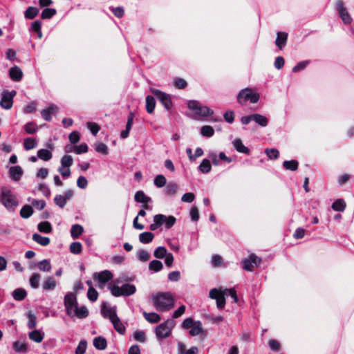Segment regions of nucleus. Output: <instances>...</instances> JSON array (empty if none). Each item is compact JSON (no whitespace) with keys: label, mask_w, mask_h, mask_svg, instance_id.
<instances>
[{"label":"nucleus","mask_w":354,"mask_h":354,"mask_svg":"<svg viewBox=\"0 0 354 354\" xmlns=\"http://www.w3.org/2000/svg\"><path fill=\"white\" fill-rule=\"evenodd\" d=\"M64 306L67 315L71 317L83 319L88 315V310L85 306L78 307L77 297L73 292H68L65 295Z\"/></svg>","instance_id":"f257e3e1"},{"label":"nucleus","mask_w":354,"mask_h":354,"mask_svg":"<svg viewBox=\"0 0 354 354\" xmlns=\"http://www.w3.org/2000/svg\"><path fill=\"white\" fill-rule=\"evenodd\" d=\"M153 304L158 311L164 312L171 309L174 306V298L169 292H158L152 295Z\"/></svg>","instance_id":"f03ea898"},{"label":"nucleus","mask_w":354,"mask_h":354,"mask_svg":"<svg viewBox=\"0 0 354 354\" xmlns=\"http://www.w3.org/2000/svg\"><path fill=\"white\" fill-rule=\"evenodd\" d=\"M0 202L10 212L14 211L18 205L16 196L7 187H2L1 189Z\"/></svg>","instance_id":"7ed1b4c3"},{"label":"nucleus","mask_w":354,"mask_h":354,"mask_svg":"<svg viewBox=\"0 0 354 354\" xmlns=\"http://www.w3.org/2000/svg\"><path fill=\"white\" fill-rule=\"evenodd\" d=\"M109 288L111 294L114 297L130 296L134 294L136 291V286L129 283L123 284L121 287L114 284L113 286H109Z\"/></svg>","instance_id":"20e7f679"},{"label":"nucleus","mask_w":354,"mask_h":354,"mask_svg":"<svg viewBox=\"0 0 354 354\" xmlns=\"http://www.w3.org/2000/svg\"><path fill=\"white\" fill-rule=\"evenodd\" d=\"M175 326V322L172 319H167L156 326L155 332L158 339H165L169 337L172 329Z\"/></svg>","instance_id":"39448f33"},{"label":"nucleus","mask_w":354,"mask_h":354,"mask_svg":"<svg viewBox=\"0 0 354 354\" xmlns=\"http://www.w3.org/2000/svg\"><path fill=\"white\" fill-rule=\"evenodd\" d=\"M237 99L239 103L242 105L245 104L248 101L254 104L259 101V94L258 93L253 92L250 88H245L239 92Z\"/></svg>","instance_id":"423d86ee"},{"label":"nucleus","mask_w":354,"mask_h":354,"mask_svg":"<svg viewBox=\"0 0 354 354\" xmlns=\"http://www.w3.org/2000/svg\"><path fill=\"white\" fill-rule=\"evenodd\" d=\"M188 108L196 115L199 116H209L214 113L213 110L206 106H202L201 103L196 100H190L187 103Z\"/></svg>","instance_id":"0eeeda50"},{"label":"nucleus","mask_w":354,"mask_h":354,"mask_svg":"<svg viewBox=\"0 0 354 354\" xmlns=\"http://www.w3.org/2000/svg\"><path fill=\"white\" fill-rule=\"evenodd\" d=\"M73 159L70 155H64L61 159V166L58 169L60 174L64 177L68 178L71 176L70 167L73 165Z\"/></svg>","instance_id":"6e6552de"},{"label":"nucleus","mask_w":354,"mask_h":354,"mask_svg":"<svg viewBox=\"0 0 354 354\" xmlns=\"http://www.w3.org/2000/svg\"><path fill=\"white\" fill-rule=\"evenodd\" d=\"M17 92L12 91L10 92L6 91L2 93V97L0 101V106L5 109H10L13 104V97L15 96Z\"/></svg>","instance_id":"1a4fd4ad"},{"label":"nucleus","mask_w":354,"mask_h":354,"mask_svg":"<svg viewBox=\"0 0 354 354\" xmlns=\"http://www.w3.org/2000/svg\"><path fill=\"white\" fill-rule=\"evenodd\" d=\"M261 262V259L255 254H251L249 259L243 260V268L247 271H252L254 267H258Z\"/></svg>","instance_id":"9d476101"},{"label":"nucleus","mask_w":354,"mask_h":354,"mask_svg":"<svg viewBox=\"0 0 354 354\" xmlns=\"http://www.w3.org/2000/svg\"><path fill=\"white\" fill-rule=\"evenodd\" d=\"M209 297L216 300V306L219 309H222L225 305V299L221 290L213 288L209 291Z\"/></svg>","instance_id":"9b49d317"},{"label":"nucleus","mask_w":354,"mask_h":354,"mask_svg":"<svg viewBox=\"0 0 354 354\" xmlns=\"http://www.w3.org/2000/svg\"><path fill=\"white\" fill-rule=\"evenodd\" d=\"M152 93L167 109H171L172 102L168 94L156 89L152 90Z\"/></svg>","instance_id":"f8f14e48"},{"label":"nucleus","mask_w":354,"mask_h":354,"mask_svg":"<svg viewBox=\"0 0 354 354\" xmlns=\"http://www.w3.org/2000/svg\"><path fill=\"white\" fill-rule=\"evenodd\" d=\"M113 277L112 273L109 270H104L100 272H96L94 274V279L97 280L99 283L104 285L105 283L109 281Z\"/></svg>","instance_id":"ddd939ff"},{"label":"nucleus","mask_w":354,"mask_h":354,"mask_svg":"<svg viewBox=\"0 0 354 354\" xmlns=\"http://www.w3.org/2000/svg\"><path fill=\"white\" fill-rule=\"evenodd\" d=\"M101 311L103 317L109 318L111 322L118 317L115 307H108L104 304Z\"/></svg>","instance_id":"4468645a"},{"label":"nucleus","mask_w":354,"mask_h":354,"mask_svg":"<svg viewBox=\"0 0 354 354\" xmlns=\"http://www.w3.org/2000/svg\"><path fill=\"white\" fill-rule=\"evenodd\" d=\"M57 111V107L54 104H50L48 109L41 111V115L46 121H50L51 120V115L55 114Z\"/></svg>","instance_id":"2eb2a0df"},{"label":"nucleus","mask_w":354,"mask_h":354,"mask_svg":"<svg viewBox=\"0 0 354 354\" xmlns=\"http://www.w3.org/2000/svg\"><path fill=\"white\" fill-rule=\"evenodd\" d=\"M9 75L12 80L19 82L23 77V73L19 67L15 66L10 69Z\"/></svg>","instance_id":"dca6fc26"},{"label":"nucleus","mask_w":354,"mask_h":354,"mask_svg":"<svg viewBox=\"0 0 354 354\" xmlns=\"http://www.w3.org/2000/svg\"><path fill=\"white\" fill-rule=\"evenodd\" d=\"M57 282L55 279L52 277H47L43 284L42 289L44 291L53 290L55 288Z\"/></svg>","instance_id":"f3484780"},{"label":"nucleus","mask_w":354,"mask_h":354,"mask_svg":"<svg viewBox=\"0 0 354 354\" xmlns=\"http://www.w3.org/2000/svg\"><path fill=\"white\" fill-rule=\"evenodd\" d=\"M134 118V114L131 112L128 115L127 123L126 125V129L123 130L120 133V136L122 138H127L129 136V131L133 125V121Z\"/></svg>","instance_id":"a211bd4d"},{"label":"nucleus","mask_w":354,"mask_h":354,"mask_svg":"<svg viewBox=\"0 0 354 354\" xmlns=\"http://www.w3.org/2000/svg\"><path fill=\"white\" fill-rule=\"evenodd\" d=\"M9 172L11 178L15 181L19 180L23 174V170L20 166L11 167Z\"/></svg>","instance_id":"6ab92c4d"},{"label":"nucleus","mask_w":354,"mask_h":354,"mask_svg":"<svg viewBox=\"0 0 354 354\" xmlns=\"http://www.w3.org/2000/svg\"><path fill=\"white\" fill-rule=\"evenodd\" d=\"M232 145L234 149L239 153L248 154L250 153V150L248 147L244 146L242 142V140L239 138H236L233 140Z\"/></svg>","instance_id":"aec40b11"},{"label":"nucleus","mask_w":354,"mask_h":354,"mask_svg":"<svg viewBox=\"0 0 354 354\" xmlns=\"http://www.w3.org/2000/svg\"><path fill=\"white\" fill-rule=\"evenodd\" d=\"M287 38H288V34L286 32H278L277 37L275 41V44L277 45V46L278 48H279L280 49H282L286 44Z\"/></svg>","instance_id":"412c9836"},{"label":"nucleus","mask_w":354,"mask_h":354,"mask_svg":"<svg viewBox=\"0 0 354 354\" xmlns=\"http://www.w3.org/2000/svg\"><path fill=\"white\" fill-rule=\"evenodd\" d=\"M142 315L145 319L151 324H156L159 322L161 319L160 316L156 313H147L143 312Z\"/></svg>","instance_id":"4be33fe9"},{"label":"nucleus","mask_w":354,"mask_h":354,"mask_svg":"<svg viewBox=\"0 0 354 354\" xmlns=\"http://www.w3.org/2000/svg\"><path fill=\"white\" fill-rule=\"evenodd\" d=\"M32 240L42 246H46L50 243V239L48 237L42 236L37 233L32 235Z\"/></svg>","instance_id":"5701e85b"},{"label":"nucleus","mask_w":354,"mask_h":354,"mask_svg":"<svg viewBox=\"0 0 354 354\" xmlns=\"http://www.w3.org/2000/svg\"><path fill=\"white\" fill-rule=\"evenodd\" d=\"M135 201L138 203H147L151 201V198L146 196L142 191H138L135 194Z\"/></svg>","instance_id":"b1692460"},{"label":"nucleus","mask_w":354,"mask_h":354,"mask_svg":"<svg viewBox=\"0 0 354 354\" xmlns=\"http://www.w3.org/2000/svg\"><path fill=\"white\" fill-rule=\"evenodd\" d=\"M154 234L149 232H145L139 235V241L144 244L149 243L153 241Z\"/></svg>","instance_id":"393cba45"},{"label":"nucleus","mask_w":354,"mask_h":354,"mask_svg":"<svg viewBox=\"0 0 354 354\" xmlns=\"http://www.w3.org/2000/svg\"><path fill=\"white\" fill-rule=\"evenodd\" d=\"M44 337V334L37 330H32L29 333V338L37 343L42 342Z\"/></svg>","instance_id":"a878e982"},{"label":"nucleus","mask_w":354,"mask_h":354,"mask_svg":"<svg viewBox=\"0 0 354 354\" xmlns=\"http://www.w3.org/2000/svg\"><path fill=\"white\" fill-rule=\"evenodd\" d=\"M94 346L98 350H104L106 347V340L102 337H95L93 340Z\"/></svg>","instance_id":"bb28decb"},{"label":"nucleus","mask_w":354,"mask_h":354,"mask_svg":"<svg viewBox=\"0 0 354 354\" xmlns=\"http://www.w3.org/2000/svg\"><path fill=\"white\" fill-rule=\"evenodd\" d=\"M156 106V100L151 95H148L146 97V109L149 113H152Z\"/></svg>","instance_id":"cd10ccee"},{"label":"nucleus","mask_w":354,"mask_h":354,"mask_svg":"<svg viewBox=\"0 0 354 354\" xmlns=\"http://www.w3.org/2000/svg\"><path fill=\"white\" fill-rule=\"evenodd\" d=\"M252 120L259 124L261 127H266L268 120L266 117L259 113L252 114Z\"/></svg>","instance_id":"c85d7f7f"},{"label":"nucleus","mask_w":354,"mask_h":354,"mask_svg":"<svg viewBox=\"0 0 354 354\" xmlns=\"http://www.w3.org/2000/svg\"><path fill=\"white\" fill-rule=\"evenodd\" d=\"M14 350L17 353H26L27 352V344L21 341L14 342L12 344Z\"/></svg>","instance_id":"c756f323"},{"label":"nucleus","mask_w":354,"mask_h":354,"mask_svg":"<svg viewBox=\"0 0 354 354\" xmlns=\"http://www.w3.org/2000/svg\"><path fill=\"white\" fill-rule=\"evenodd\" d=\"M111 323L113 325V327L116 331H118L120 334H124L125 332V327L124 324L121 322L120 318L118 317L115 319L112 320Z\"/></svg>","instance_id":"7c9ffc66"},{"label":"nucleus","mask_w":354,"mask_h":354,"mask_svg":"<svg viewBox=\"0 0 354 354\" xmlns=\"http://www.w3.org/2000/svg\"><path fill=\"white\" fill-rule=\"evenodd\" d=\"M83 227L80 225H73L71 230V234L73 239L78 238L83 232Z\"/></svg>","instance_id":"2f4dec72"},{"label":"nucleus","mask_w":354,"mask_h":354,"mask_svg":"<svg viewBox=\"0 0 354 354\" xmlns=\"http://www.w3.org/2000/svg\"><path fill=\"white\" fill-rule=\"evenodd\" d=\"M26 295V291L24 288H17L12 292V296L17 301H21L24 299Z\"/></svg>","instance_id":"473e14b6"},{"label":"nucleus","mask_w":354,"mask_h":354,"mask_svg":"<svg viewBox=\"0 0 354 354\" xmlns=\"http://www.w3.org/2000/svg\"><path fill=\"white\" fill-rule=\"evenodd\" d=\"M37 156L42 160L48 161L52 158V153L45 149H41L37 151Z\"/></svg>","instance_id":"72a5a7b5"},{"label":"nucleus","mask_w":354,"mask_h":354,"mask_svg":"<svg viewBox=\"0 0 354 354\" xmlns=\"http://www.w3.org/2000/svg\"><path fill=\"white\" fill-rule=\"evenodd\" d=\"M203 331V326L201 322H196L192 326L191 330H189V334L192 336H196L199 335Z\"/></svg>","instance_id":"f704fd0d"},{"label":"nucleus","mask_w":354,"mask_h":354,"mask_svg":"<svg viewBox=\"0 0 354 354\" xmlns=\"http://www.w3.org/2000/svg\"><path fill=\"white\" fill-rule=\"evenodd\" d=\"M178 185L175 183H169L166 185L165 193L169 196H174L178 191Z\"/></svg>","instance_id":"c9c22d12"},{"label":"nucleus","mask_w":354,"mask_h":354,"mask_svg":"<svg viewBox=\"0 0 354 354\" xmlns=\"http://www.w3.org/2000/svg\"><path fill=\"white\" fill-rule=\"evenodd\" d=\"M37 142L35 139L32 138H27L24 141V147L26 150H30L36 147Z\"/></svg>","instance_id":"e433bc0d"},{"label":"nucleus","mask_w":354,"mask_h":354,"mask_svg":"<svg viewBox=\"0 0 354 354\" xmlns=\"http://www.w3.org/2000/svg\"><path fill=\"white\" fill-rule=\"evenodd\" d=\"M198 169L204 174L209 172L212 169L210 161L208 159H204L200 164Z\"/></svg>","instance_id":"4c0bfd02"},{"label":"nucleus","mask_w":354,"mask_h":354,"mask_svg":"<svg viewBox=\"0 0 354 354\" xmlns=\"http://www.w3.org/2000/svg\"><path fill=\"white\" fill-rule=\"evenodd\" d=\"M38 268L42 272H50L51 270V264L47 259H44L38 263Z\"/></svg>","instance_id":"58836bf2"},{"label":"nucleus","mask_w":354,"mask_h":354,"mask_svg":"<svg viewBox=\"0 0 354 354\" xmlns=\"http://www.w3.org/2000/svg\"><path fill=\"white\" fill-rule=\"evenodd\" d=\"M39 13V9L35 7H28L25 12V17L27 19H34Z\"/></svg>","instance_id":"ea45409f"},{"label":"nucleus","mask_w":354,"mask_h":354,"mask_svg":"<svg viewBox=\"0 0 354 354\" xmlns=\"http://www.w3.org/2000/svg\"><path fill=\"white\" fill-rule=\"evenodd\" d=\"M33 213V209L31 206L30 205H24L21 211H20V215L24 218H29Z\"/></svg>","instance_id":"a19ab883"},{"label":"nucleus","mask_w":354,"mask_h":354,"mask_svg":"<svg viewBox=\"0 0 354 354\" xmlns=\"http://www.w3.org/2000/svg\"><path fill=\"white\" fill-rule=\"evenodd\" d=\"M283 166L288 170L295 171L298 168V162L295 160H286L283 162Z\"/></svg>","instance_id":"79ce46f5"},{"label":"nucleus","mask_w":354,"mask_h":354,"mask_svg":"<svg viewBox=\"0 0 354 354\" xmlns=\"http://www.w3.org/2000/svg\"><path fill=\"white\" fill-rule=\"evenodd\" d=\"M37 228L41 232L49 233L52 231V227L49 222L44 221L38 224Z\"/></svg>","instance_id":"37998d69"},{"label":"nucleus","mask_w":354,"mask_h":354,"mask_svg":"<svg viewBox=\"0 0 354 354\" xmlns=\"http://www.w3.org/2000/svg\"><path fill=\"white\" fill-rule=\"evenodd\" d=\"M162 263L158 260H153L149 265V269L154 272H159L162 269Z\"/></svg>","instance_id":"c03bdc74"},{"label":"nucleus","mask_w":354,"mask_h":354,"mask_svg":"<svg viewBox=\"0 0 354 354\" xmlns=\"http://www.w3.org/2000/svg\"><path fill=\"white\" fill-rule=\"evenodd\" d=\"M41 275L39 273H34L30 278V284L32 288L39 287Z\"/></svg>","instance_id":"a18cd8bd"},{"label":"nucleus","mask_w":354,"mask_h":354,"mask_svg":"<svg viewBox=\"0 0 354 354\" xmlns=\"http://www.w3.org/2000/svg\"><path fill=\"white\" fill-rule=\"evenodd\" d=\"M153 183H154V185L157 187L160 188V187H164L166 185L167 180H166V178L163 175L159 174L156 176V178H154Z\"/></svg>","instance_id":"49530a36"},{"label":"nucleus","mask_w":354,"mask_h":354,"mask_svg":"<svg viewBox=\"0 0 354 354\" xmlns=\"http://www.w3.org/2000/svg\"><path fill=\"white\" fill-rule=\"evenodd\" d=\"M201 133L205 137H212L214 133V130L211 126L205 125L201 127Z\"/></svg>","instance_id":"de8ad7c7"},{"label":"nucleus","mask_w":354,"mask_h":354,"mask_svg":"<svg viewBox=\"0 0 354 354\" xmlns=\"http://www.w3.org/2000/svg\"><path fill=\"white\" fill-rule=\"evenodd\" d=\"M332 207L335 211L342 212L346 207V203L344 200L338 199L333 203Z\"/></svg>","instance_id":"09e8293b"},{"label":"nucleus","mask_w":354,"mask_h":354,"mask_svg":"<svg viewBox=\"0 0 354 354\" xmlns=\"http://www.w3.org/2000/svg\"><path fill=\"white\" fill-rule=\"evenodd\" d=\"M82 250V246L81 243L80 242H73L70 245V251L71 253L75 254H78L81 253Z\"/></svg>","instance_id":"8fccbe9b"},{"label":"nucleus","mask_w":354,"mask_h":354,"mask_svg":"<svg viewBox=\"0 0 354 354\" xmlns=\"http://www.w3.org/2000/svg\"><path fill=\"white\" fill-rule=\"evenodd\" d=\"M56 14V10L54 8H45L43 10L41 17L42 19H50Z\"/></svg>","instance_id":"3c124183"},{"label":"nucleus","mask_w":354,"mask_h":354,"mask_svg":"<svg viewBox=\"0 0 354 354\" xmlns=\"http://www.w3.org/2000/svg\"><path fill=\"white\" fill-rule=\"evenodd\" d=\"M167 254V249L163 246H160L155 250L153 255L158 259H162Z\"/></svg>","instance_id":"603ef678"},{"label":"nucleus","mask_w":354,"mask_h":354,"mask_svg":"<svg viewBox=\"0 0 354 354\" xmlns=\"http://www.w3.org/2000/svg\"><path fill=\"white\" fill-rule=\"evenodd\" d=\"M88 299L91 301H95L98 297L97 290L92 286L89 287L87 292Z\"/></svg>","instance_id":"864d4df0"},{"label":"nucleus","mask_w":354,"mask_h":354,"mask_svg":"<svg viewBox=\"0 0 354 354\" xmlns=\"http://www.w3.org/2000/svg\"><path fill=\"white\" fill-rule=\"evenodd\" d=\"M87 342L86 340H81L75 349V354H84L86 352Z\"/></svg>","instance_id":"5fc2aeb1"},{"label":"nucleus","mask_w":354,"mask_h":354,"mask_svg":"<svg viewBox=\"0 0 354 354\" xmlns=\"http://www.w3.org/2000/svg\"><path fill=\"white\" fill-rule=\"evenodd\" d=\"M87 151H88V146L85 143L73 147V152L77 154L86 153Z\"/></svg>","instance_id":"6e6d98bb"},{"label":"nucleus","mask_w":354,"mask_h":354,"mask_svg":"<svg viewBox=\"0 0 354 354\" xmlns=\"http://www.w3.org/2000/svg\"><path fill=\"white\" fill-rule=\"evenodd\" d=\"M54 201L61 208H63L67 203L66 198L62 195H57L54 198Z\"/></svg>","instance_id":"4d7b16f0"},{"label":"nucleus","mask_w":354,"mask_h":354,"mask_svg":"<svg viewBox=\"0 0 354 354\" xmlns=\"http://www.w3.org/2000/svg\"><path fill=\"white\" fill-rule=\"evenodd\" d=\"M138 259L142 262H146L150 259L149 253L145 250H141L138 253Z\"/></svg>","instance_id":"13d9d810"},{"label":"nucleus","mask_w":354,"mask_h":354,"mask_svg":"<svg viewBox=\"0 0 354 354\" xmlns=\"http://www.w3.org/2000/svg\"><path fill=\"white\" fill-rule=\"evenodd\" d=\"M265 153L270 159H277L279 157V152L277 149H267L265 151Z\"/></svg>","instance_id":"bf43d9fd"},{"label":"nucleus","mask_w":354,"mask_h":354,"mask_svg":"<svg viewBox=\"0 0 354 354\" xmlns=\"http://www.w3.org/2000/svg\"><path fill=\"white\" fill-rule=\"evenodd\" d=\"M24 130L27 133L33 134L37 131V127L33 122H28L24 125Z\"/></svg>","instance_id":"052dcab7"},{"label":"nucleus","mask_w":354,"mask_h":354,"mask_svg":"<svg viewBox=\"0 0 354 354\" xmlns=\"http://www.w3.org/2000/svg\"><path fill=\"white\" fill-rule=\"evenodd\" d=\"M28 322L27 324L28 327L30 329L35 328L37 324L36 317L31 313H28Z\"/></svg>","instance_id":"680f3d73"},{"label":"nucleus","mask_w":354,"mask_h":354,"mask_svg":"<svg viewBox=\"0 0 354 354\" xmlns=\"http://www.w3.org/2000/svg\"><path fill=\"white\" fill-rule=\"evenodd\" d=\"M95 151L103 154H106L108 153V148L104 143L100 142L95 145Z\"/></svg>","instance_id":"e2e57ef3"},{"label":"nucleus","mask_w":354,"mask_h":354,"mask_svg":"<svg viewBox=\"0 0 354 354\" xmlns=\"http://www.w3.org/2000/svg\"><path fill=\"white\" fill-rule=\"evenodd\" d=\"M86 125H87V127L89 129V130L91 131V132L94 136H95L100 131V126L96 123L87 122Z\"/></svg>","instance_id":"0e129e2a"},{"label":"nucleus","mask_w":354,"mask_h":354,"mask_svg":"<svg viewBox=\"0 0 354 354\" xmlns=\"http://www.w3.org/2000/svg\"><path fill=\"white\" fill-rule=\"evenodd\" d=\"M194 198L195 196L192 192H187L183 195L181 200L185 203H192Z\"/></svg>","instance_id":"69168bd1"},{"label":"nucleus","mask_w":354,"mask_h":354,"mask_svg":"<svg viewBox=\"0 0 354 354\" xmlns=\"http://www.w3.org/2000/svg\"><path fill=\"white\" fill-rule=\"evenodd\" d=\"M189 214L192 221H196L199 218L198 209L196 207L193 206L191 207Z\"/></svg>","instance_id":"338daca9"},{"label":"nucleus","mask_w":354,"mask_h":354,"mask_svg":"<svg viewBox=\"0 0 354 354\" xmlns=\"http://www.w3.org/2000/svg\"><path fill=\"white\" fill-rule=\"evenodd\" d=\"M165 215L156 214L153 217V222H155L158 225V227H160L165 223Z\"/></svg>","instance_id":"774afa93"}]
</instances>
